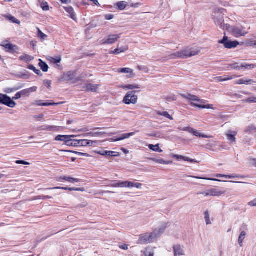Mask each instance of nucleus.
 Listing matches in <instances>:
<instances>
[{"mask_svg":"<svg viewBox=\"0 0 256 256\" xmlns=\"http://www.w3.org/2000/svg\"><path fill=\"white\" fill-rule=\"evenodd\" d=\"M54 188H56V190H76V191H81L84 192L85 190L84 188H68V187H56Z\"/></svg>","mask_w":256,"mask_h":256,"instance_id":"23","label":"nucleus"},{"mask_svg":"<svg viewBox=\"0 0 256 256\" xmlns=\"http://www.w3.org/2000/svg\"><path fill=\"white\" fill-rule=\"evenodd\" d=\"M134 132H131L130 133H125L124 134H122L116 140V141H120L123 140L126 138H128L130 136L134 135Z\"/></svg>","mask_w":256,"mask_h":256,"instance_id":"28","label":"nucleus"},{"mask_svg":"<svg viewBox=\"0 0 256 256\" xmlns=\"http://www.w3.org/2000/svg\"><path fill=\"white\" fill-rule=\"evenodd\" d=\"M130 186H132L131 182H128V181L120 182V188H130Z\"/></svg>","mask_w":256,"mask_h":256,"instance_id":"32","label":"nucleus"},{"mask_svg":"<svg viewBox=\"0 0 256 256\" xmlns=\"http://www.w3.org/2000/svg\"><path fill=\"white\" fill-rule=\"evenodd\" d=\"M120 35L112 34L107 36L101 41L102 44H112L115 43L120 38Z\"/></svg>","mask_w":256,"mask_h":256,"instance_id":"8","label":"nucleus"},{"mask_svg":"<svg viewBox=\"0 0 256 256\" xmlns=\"http://www.w3.org/2000/svg\"><path fill=\"white\" fill-rule=\"evenodd\" d=\"M242 68L245 69H254L256 68V64H244L241 65Z\"/></svg>","mask_w":256,"mask_h":256,"instance_id":"38","label":"nucleus"},{"mask_svg":"<svg viewBox=\"0 0 256 256\" xmlns=\"http://www.w3.org/2000/svg\"><path fill=\"white\" fill-rule=\"evenodd\" d=\"M240 76H238L236 75H232V76H224L220 77H216L215 78L216 80L218 82H221L224 81H226L228 80H230L234 78H239Z\"/></svg>","mask_w":256,"mask_h":256,"instance_id":"20","label":"nucleus"},{"mask_svg":"<svg viewBox=\"0 0 256 256\" xmlns=\"http://www.w3.org/2000/svg\"><path fill=\"white\" fill-rule=\"evenodd\" d=\"M19 92H20V94H21L22 96H25L29 94L28 89L22 90Z\"/></svg>","mask_w":256,"mask_h":256,"instance_id":"57","label":"nucleus"},{"mask_svg":"<svg viewBox=\"0 0 256 256\" xmlns=\"http://www.w3.org/2000/svg\"><path fill=\"white\" fill-rule=\"evenodd\" d=\"M39 3H40V6L44 10H48V4L46 2H44L43 0H39Z\"/></svg>","mask_w":256,"mask_h":256,"instance_id":"41","label":"nucleus"},{"mask_svg":"<svg viewBox=\"0 0 256 256\" xmlns=\"http://www.w3.org/2000/svg\"><path fill=\"white\" fill-rule=\"evenodd\" d=\"M88 206V203L86 202H84L82 203V204H80L78 205H77V206L76 208H86Z\"/></svg>","mask_w":256,"mask_h":256,"instance_id":"62","label":"nucleus"},{"mask_svg":"<svg viewBox=\"0 0 256 256\" xmlns=\"http://www.w3.org/2000/svg\"><path fill=\"white\" fill-rule=\"evenodd\" d=\"M113 184H110L109 186L112 188H120V181L114 180Z\"/></svg>","mask_w":256,"mask_h":256,"instance_id":"49","label":"nucleus"},{"mask_svg":"<svg viewBox=\"0 0 256 256\" xmlns=\"http://www.w3.org/2000/svg\"><path fill=\"white\" fill-rule=\"evenodd\" d=\"M237 132L228 130L226 134L227 140L232 143L235 142L236 141V136L237 135Z\"/></svg>","mask_w":256,"mask_h":256,"instance_id":"16","label":"nucleus"},{"mask_svg":"<svg viewBox=\"0 0 256 256\" xmlns=\"http://www.w3.org/2000/svg\"><path fill=\"white\" fill-rule=\"evenodd\" d=\"M192 134L196 136L202 137L204 138H212V136L211 135H206L204 134H200L194 128V132Z\"/></svg>","mask_w":256,"mask_h":256,"instance_id":"27","label":"nucleus"},{"mask_svg":"<svg viewBox=\"0 0 256 256\" xmlns=\"http://www.w3.org/2000/svg\"><path fill=\"white\" fill-rule=\"evenodd\" d=\"M174 157L178 160H183L184 158V156L178 155V154L174 155Z\"/></svg>","mask_w":256,"mask_h":256,"instance_id":"61","label":"nucleus"},{"mask_svg":"<svg viewBox=\"0 0 256 256\" xmlns=\"http://www.w3.org/2000/svg\"><path fill=\"white\" fill-rule=\"evenodd\" d=\"M229 66H230L231 68L232 69L238 70H240V68H242L241 66H238V64L237 62L230 64L229 65Z\"/></svg>","mask_w":256,"mask_h":256,"instance_id":"45","label":"nucleus"},{"mask_svg":"<svg viewBox=\"0 0 256 256\" xmlns=\"http://www.w3.org/2000/svg\"><path fill=\"white\" fill-rule=\"evenodd\" d=\"M4 46L8 51H14L17 50L16 46L12 44H7Z\"/></svg>","mask_w":256,"mask_h":256,"instance_id":"33","label":"nucleus"},{"mask_svg":"<svg viewBox=\"0 0 256 256\" xmlns=\"http://www.w3.org/2000/svg\"><path fill=\"white\" fill-rule=\"evenodd\" d=\"M246 132H252V134L256 132V127L254 126H249L248 128H247Z\"/></svg>","mask_w":256,"mask_h":256,"instance_id":"46","label":"nucleus"},{"mask_svg":"<svg viewBox=\"0 0 256 256\" xmlns=\"http://www.w3.org/2000/svg\"><path fill=\"white\" fill-rule=\"evenodd\" d=\"M118 8L120 10H124L126 6V2H120L116 4Z\"/></svg>","mask_w":256,"mask_h":256,"instance_id":"39","label":"nucleus"},{"mask_svg":"<svg viewBox=\"0 0 256 256\" xmlns=\"http://www.w3.org/2000/svg\"><path fill=\"white\" fill-rule=\"evenodd\" d=\"M136 91L128 92L124 96L123 102L126 104H136L138 100V96L134 94Z\"/></svg>","mask_w":256,"mask_h":256,"instance_id":"3","label":"nucleus"},{"mask_svg":"<svg viewBox=\"0 0 256 256\" xmlns=\"http://www.w3.org/2000/svg\"><path fill=\"white\" fill-rule=\"evenodd\" d=\"M218 42L223 44L226 48L229 49L235 48L239 44L238 41H228V38L226 36L222 40H219Z\"/></svg>","mask_w":256,"mask_h":256,"instance_id":"5","label":"nucleus"},{"mask_svg":"<svg viewBox=\"0 0 256 256\" xmlns=\"http://www.w3.org/2000/svg\"><path fill=\"white\" fill-rule=\"evenodd\" d=\"M119 88H122L125 90H132L134 89H140V86L139 84H122L119 86Z\"/></svg>","mask_w":256,"mask_h":256,"instance_id":"18","label":"nucleus"},{"mask_svg":"<svg viewBox=\"0 0 256 256\" xmlns=\"http://www.w3.org/2000/svg\"><path fill=\"white\" fill-rule=\"evenodd\" d=\"M200 52L198 50H184L170 56L172 58H187L198 55Z\"/></svg>","mask_w":256,"mask_h":256,"instance_id":"2","label":"nucleus"},{"mask_svg":"<svg viewBox=\"0 0 256 256\" xmlns=\"http://www.w3.org/2000/svg\"><path fill=\"white\" fill-rule=\"evenodd\" d=\"M148 147L150 150L153 152H162L159 147V144H157L155 146L153 144H149Z\"/></svg>","mask_w":256,"mask_h":256,"instance_id":"29","label":"nucleus"},{"mask_svg":"<svg viewBox=\"0 0 256 256\" xmlns=\"http://www.w3.org/2000/svg\"><path fill=\"white\" fill-rule=\"evenodd\" d=\"M190 105H192V106H193L194 107H197V108H202V109H204V108L210 109V108H212V104L202 105V104H198L194 102H191L190 103Z\"/></svg>","mask_w":256,"mask_h":256,"instance_id":"24","label":"nucleus"},{"mask_svg":"<svg viewBox=\"0 0 256 256\" xmlns=\"http://www.w3.org/2000/svg\"><path fill=\"white\" fill-rule=\"evenodd\" d=\"M248 205L250 206H256V200L254 199V200L248 202Z\"/></svg>","mask_w":256,"mask_h":256,"instance_id":"59","label":"nucleus"},{"mask_svg":"<svg viewBox=\"0 0 256 256\" xmlns=\"http://www.w3.org/2000/svg\"><path fill=\"white\" fill-rule=\"evenodd\" d=\"M183 160L184 161L188 162H197V161H196L195 160L190 158L186 156H184Z\"/></svg>","mask_w":256,"mask_h":256,"instance_id":"53","label":"nucleus"},{"mask_svg":"<svg viewBox=\"0 0 256 256\" xmlns=\"http://www.w3.org/2000/svg\"><path fill=\"white\" fill-rule=\"evenodd\" d=\"M182 98H186L188 100L192 101H196L200 103H204V101L203 100H200L198 96H196V95H192L190 94H182Z\"/></svg>","mask_w":256,"mask_h":256,"instance_id":"19","label":"nucleus"},{"mask_svg":"<svg viewBox=\"0 0 256 256\" xmlns=\"http://www.w3.org/2000/svg\"><path fill=\"white\" fill-rule=\"evenodd\" d=\"M20 60H24L26 62L28 63L30 62L32 60H34V58L27 54H24L19 58Z\"/></svg>","mask_w":256,"mask_h":256,"instance_id":"31","label":"nucleus"},{"mask_svg":"<svg viewBox=\"0 0 256 256\" xmlns=\"http://www.w3.org/2000/svg\"><path fill=\"white\" fill-rule=\"evenodd\" d=\"M28 68L30 70H33L38 75H40L42 73L40 70H36L33 65H29Z\"/></svg>","mask_w":256,"mask_h":256,"instance_id":"44","label":"nucleus"},{"mask_svg":"<svg viewBox=\"0 0 256 256\" xmlns=\"http://www.w3.org/2000/svg\"><path fill=\"white\" fill-rule=\"evenodd\" d=\"M204 219L206 220V224L209 225L212 224L210 222V215L209 212L208 210L205 211L204 212Z\"/></svg>","mask_w":256,"mask_h":256,"instance_id":"40","label":"nucleus"},{"mask_svg":"<svg viewBox=\"0 0 256 256\" xmlns=\"http://www.w3.org/2000/svg\"><path fill=\"white\" fill-rule=\"evenodd\" d=\"M174 256L184 255V251L180 245H176L174 246Z\"/></svg>","mask_w":256,"mask_h":256,"instance_id":"21","label":"nucleus"},{"mask_svg":"<svg viewBox=\"0 0 256 256\" xmlns=\"http://www.w3.org/2000/svg\"><path fill=\"white\" fill-rule=\"evenodd\" d=\"M74 136L70 135V136H61L59 135L56 137V140H61L64 141L66 142V144L67 146H72V144L73 139L72 138H74Z\"/></svg>","mask_w":256,"mask_h":256,"instance_id":"11","label":"nucleus"},{"mask_svg":"<svg viewBox=\"0 0 256 256\" xmlns=\"http://www.w3.org/2000/svg\"><path fill=\"white\" fill-rule=\"evenodd\" d=\"M39 61H40V62H39V66L41 67V68L43 72H46L48 70V66L46 62L40 60V59L39 60Z\"/></svg>","mask_w":256,"mask_h":256,"instance_id":"35","label":"nucleus"},{"mask_svg":"<svg viewBox=\"0 0 256 256\" xmlns=\"http://www.w3.org/2000/svg\"><path fill=\"white\" fill-rule=\"evenodd\" d=\"M87 75L84 74H82L80 76H76V71H70L64 74L61 78L62 80L70 82L71 84H75L82 80L83 78H86Z\"/></svg>","mask_w":256,"mask_h":256,"instance_id":"1","label":"nucleus"},{"mask_svg":"<svg viewBox=\"0 0 256 256\" xmlns=\"http://www.w3.org/2000/svg\"><path fill=\"white\" fill-rule=\"evenodd\" d=\"M16 164H22L24 165H28L30 164L26 162H25L24 160H16Z\"/></svg>","mask_w":256,"mask_h":256,"instance_id":"56","label":"nucleus"},{"mask_svg":"<svg viewBox=\"0 0 256 256\" xmlns=\"http://www.w3.org/2000/svg\"><path fill=\"white\" fill-rule=\"evenodd\" d=\"M22 86L18 87V88H7L4 90V92L7 94H10L22 88Z\"/></svg>","mask_w":256,"mask_h":256,"instance_id":"42","label":"nucleus"},{"mask_svg":"<svg viewBox=\"0 0 256 256\" xmlns=\"http://www.w3.org/2000/svg\"><path fill=\"white\" fill-rule=\"evenodd\" d=\"M88 0L92 2V4H94V5H96L98 6H100V4L98 2V0Z\"/></svg>","mask_w":256,"mask_h":256,"instance_id":"58","label":"nucleus"},{"mask_svg":"<svg viewBox=\"0 0 256 256\" xmlns=\"http://www.w3.org/2000/svg\"><path fill=\"white\" fill-rule=\"evenodd\" d=\"M246 235V232L244 231H242L241 232V233L239 236L238 242V244H239L240 246H242V242L245 238Z\"/></svg>","mask_w":256,"mask_h":256,"instance_id":"34","label":"nucleus"},{"mask_svg":"<svg viewBox=\"0 0 256 256\" xmlns=\"http://www.w3.org/2000/svg\"><path fill=\"white\" fill-rule=\"evenodd\" d=\"M154 236L152 234L146 233L140 236L138 242L140 244H146L151 242Z\"/></svg>","mask_w":256,"mask_h":256,"instance_id":"10","label":"nucleus"},{"mask_svg":"<svg viewBox=\"0 0 256 256\" xmlns=\"http://www.w3.org/2000/svg\"><path fill=\"white\" fill-rule=\"evenodd\" d=\"M180 130L183 132H187L190 134H192V132H194V128L191 127H186L180 129Z\"/></svg>","mask_w":256,"mask_h":256,"instance_id":"48","label":"nucleus"},{"mask_svg":"<svg viewBox=\"0 0 256 256\" xmlns=\"http://www.w3.org/2000/svg\"><path fill=\"white\" fill-rule=\"evenodd\" d=\"M117 72L119 73L129 74L130 75L127 76L129 78H134L136 76V74L134 73L133 70L130 68H118Z\"/></svg>","mask_w":256,"mask_h":256,"instance_id":"17","label":"nucleus"},{"mask_svg":"<svg viewBox=\"0 0 256 256\" xmlns=\"http://www.w3.org/2000/svg\"><path fill=\"white\" fill-rule=\"evenodd\" d=\"M4 18L10 22H13L14 24H20V22L16 20L14 16H10V15H6L4 16Z\"/></svg>","mask_w":256,"mask_h":256,"instance_id":"30","label":"nucleus"},{"mask_svg":"<svg viewBox=\"0 0 256 256\" xmlns=\"http://www.w3.org/2000/svg\"><path fill=\"white\" fill-rule=\"evenodd\" d=\"M38 36L44 39V38L46 37V35L44 34L41 30H38Z\"/></svg>","mask_w":256,"mask_h":256,"instance_id":"54","label":"nucleus"},{"mask_svg":"<svg viewBox=\"0 0 256 256\" xmlns=\"http://www.w3.org/2000/svg\"><path fill=\"white\" fill-rule=\"evenodd\" d=\"M22 98V96H20V94L18 92L14 96V97H12V100H17L18 98Z\"/></svg>","mask_w":256,"mask_h":256,"instance_id":"63","label":"nucleus"},{"mask_svg":"<svg viewBox=\"0 0 256 256\" xmlns=\"http://www.w3.org/2000/svg\"><path fill=\"white\" fill-rule=\"evenodd\" d=\"M57 180L58 182H64L66 181L70 183H75V182H80V180L79 178H71L67 176H62L57 178Z\"/></svg>","mask_w":256,"mask_h":256,"instance_id":"13","label":"nucleus"},{"mask_svg":"<svg viewBox=\"0 0 256 256\" xmlns=\"http://www.w3.org/2000/svg\"><path fill=\"white\" fill-rule=\"evenodd\" d=\"M88 134L91 136H97L100 134H102L100 132H96V133H92V132H90L88 133Z\"/></svg>","mask_w":256,"mask_h":256,"instance_id":"64","label":"nucleus"},{"mask_svg":"<svg viewBox=\"0 0 256 256\" xmlns=\"http://www.w3.org/2000/svg\"><path fill=\"white\" fill-rule=\"evenodd\" d=\"M144 254L145 256H154V252L152 251H146L144 252Z\"/></svg>","mask_w":256,"mask_h":256,"instance_id":"55","label":"nucleus"},{"mask_svg":"<svg viewBox=\"0 0 256 256\" xmlns=\"http://www.w3.org/2000/svg\"><path fill=\"white\" fill-rule=\"evenodd\" d=\"M122 52H124V50H120L119 48L114 50L113 51L110 52V54H118Z\"/></svg>","mask_w":256,"mask_h":256,"instance_id":"47","label":"nucleus"},{"mask_svg":"<svg viewBox=\"0 0 256 256\" xmlns=\"http://www.w3.org/2000/svg\"><path fill=\"white\" fill-rule=\"evenodd\" d=\"M256 83V82L252 79L248 78H240L235 81V84H252Z\"/></svg>","mask_w":256,"mask_h":256,"instance_id":"15","label":"nucleus"},{"mask_svg":"<svg viewBox=\"0 0 256 256\" xmlns=\"http://www.w3.org/2000/svg\"><path fill=\"white\" fill-rule=\"evenodd\" d=\"M244 102L248 103H256V97L252 96L245 99Z\"/></svg>","mask_w":256,"mask_h":256,"instance_id":"43","label":"nucleus"},{"mask_svg":"<svg viewBox=\"0 0 256 256\" xmlns=\"http://www.w3.org/2000/svg\"><path fill=\"white\" fill-rule=\"evenodd\" d=\"M156 162L157 163H158L160 164H168V163H169V162H166L162 158L156 160Z\"/></svg>","mask_w":256,"mask_h":256,"instance_id":"52","label":"nucleus"},{"mask_svg":"<svg viewBox=\"0 0 256 256\" xmlns=\"http://www.w3.org/2000/svg\"><path fill=\"white\" fill-rule=\"evenodd\" d=\"M208 190V194L210 196H220L224 194V192L219 191L216 189H210Z\"/></svg>","mask_w":256,"mask_h":256,"instance_id":"25","label":"nucleus"},{"mask_svg":"<svg viewBox=\"0 0 256 256\" xmlns=\"http://www.w3.org/2000/svg\"><path fill=\"white\" fill-rule=\"evenodd\" d=\"M224 10V9L222 8L219 10V12H220V13H216V15L214 18V22L216 24L221 28H224V16L222 14V11Z\"/></svg>","mask_w":256,"mask_h":256,"instance_id":"7","label":"nucleus"},{"mask_svg":"<svg viewBox=\"0 0 256 256\" xmlns=\"http://www.w3.org/2000/svg\"><path fill=\"white\" fill-rule=\"evenodd\" d=\"M191 177H192L193 178H197V179H204V180H214V181H220V180H216V179H214V178H203L198 177V176H192Z\"/></svg>","mask_w":256,"mask_h":256,"instance_id":"51","label":"nucleus"},{"mask_svg":"<svg viewBox=\"0 0 256 256\" xmlns=\"http://www.w3.org/2000/svg\"><path fill=\"white\" fill-rule=\"evenodd\" d=\"M98 84H94L89 82H87L83 87V90L87 92H95L98 91Z\"/></svg>","mask_w":256,"mask_h":256,"instance_id":"12","label":"nucleus"},{"mask_svg":"<svg viewBox=\"0 0 256 256\" xmlns=\"http://www.w3.org/2000/svg\"><path fill=\"white\" fill-rule=\"evenodd\" d=\"M93 142L92 140H74L72 146H92Z\"/></svg>","mask_w":256,"mask_h":256,"instance_id":"9","label":"nucleus"},{"mask_svg":"<svg viewBox=\"0 0 256 256\" xmlns=\"http://www.w3.org/2000/svg\"><path fill=\"white\" fill-rule=\"evenodd\" d=\"M96 154L102 156H118L120 155L119 152H114V151H106L104 150H102L98 151H95Z\"/></svg>","mask_w":256,"mask_h":256,"instance_id":"14","label":"nucleus"},{"mask_svg":"<svg viewBox=\"0 0 256 256\" xmlns=\"http://www.w3.org/2000/svg\"><path fill=\"white\" fill-rule=\"evenodd\" d=\"M0 104L13 108L16 106V102L8 96L0 94Z\"/></svg>","mask_w":256,"mask_h":256,"instance_id":"4","label":"nucleus"},{"mask_svg":"<svg viewBox=\"0 0 256 256\" xmlns=\"http://www.w3.org/2000/svg\"><path fill=\"white\" fill-rule=\"evenodd\" d=\"M216 177L217 178H239L240 176L238 174H232V175H224L222 174H217L216 176Z\"/></svg>","mask_w":256,"mask_h":256,"instance_id":"36","label":"nucleus"},{"mask_svg":"<svg viewBox=\"0 0 256 256\" xmlns=\"http://www.w3.org/2000/svg\"><path fill=\"white\" fill-rule=\"evenodd\" d=\"M66 11L69 14L70 18L73 20H76L74 8L72 6L64 7Z\"/></svg>","mask_w":256,"mask_h":256,"instance_id":"22","label":"nucleus"},{"mask_svg":"<svg viewBox=\"0 0 256 256\" xmlns=\"http://www.w3.org/2000/svg\"><path fill=\"white\" fill-rule=\"evenodd\" d=\"M132 186H130V188H141L142 186V184L140 183H133L132 182Z\"/></svg>","mask_w":256,"mask_h":256,"instance_id":"50","label":"nucleus"},{"mask_svg":"<svg viewBox=\"0 0 256 256\" xmlns=\"http://www.w3.org/2000/svg\"><path fill=\"white\" fill-rule=\"evenodd\" d=\"M156 113L158 116H164L170 120H173L174 118L170 114H168V113L166 112H160L159 110H156Z\"/></svg>","mask_w":256,"mask_h":256,"instance_id":"26","label":"nucleus"},{"mask_svg":"<svg viewBox=\"0 0 256 256\" xmlns=\"http://www.w3.org/2000/svg\"><path fill=\"white\" fill-rule=\"evenodd\" d=\"M231 33L234 36L238 38L240 36H245L247 34L248 32L245 30V28L244 27L233 26L231 29Z\"/></svg>","mask_w":256,"mask_h":256,"instance_id":"6","label":"nucleus"},{"mask_svg":"<svg viewBox=\"0 0 256 256\" xmlns=\"http://www.w3.org/2000/svg\"><path fill=\"white\" fill-rule=\"evenodd\" d=\"M62 60V58L60 56H56V58H49V61L50 63L56 64L59 63Z\"/></svg>","mask_w":256,"mask_h":256,"instance_id":"37","label":"nucleus"},{"mask_svg":"<svg viewBox=\"0 0 256 256\" xmlns=\"http://www.w3.org/2000/svg\"><path fill=\"white\" fill-rule=\"evenodd\" d=\"M37 88L36 86H33L30 88H28V93L33 92L36 90Z\"/></svg>","mask_w":256,"mask_h":256,"instance_id":"60","label":"nucleus"}]
</instances>
